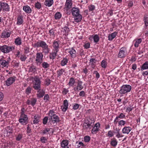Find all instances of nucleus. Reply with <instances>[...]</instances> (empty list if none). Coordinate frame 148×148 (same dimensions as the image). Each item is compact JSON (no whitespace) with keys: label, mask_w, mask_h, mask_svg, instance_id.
I'll list each match as a JSON object with an SVG mask.
<instances>
[{"label":"nucleus","mask_w":148,"mask_h":148,"mask_svg":"<svg viewBox=\"0 0 148 148\" xmlns=\"http://www.w3.org/2000/svg\"><path fill=\"white\" fill-rule=\"evenodd\" d=\"M55 112L52 110H50L48 112L49 119L53 124L57 123L60 121V119Z\"/></svg>","instance_id":"2"},{"label":"nucleus","mask_w":148,"mask_h":148,"mask_svg":"<svg viewBox=\"0 0 148 148\" xmlns=\"http://www.w3.org/2000/svg\"><path fill=\"white\" fill-rule=\"evenodd\" d=\"M64 72L65 70L63 69H61L58 70L56 72L57 75V77H60Z\"/></svg>","instance_id":"34"},{"label":"nucleus","mask_w":148,"mask_h":148,"mask_svg":"<svg viewBox=\"0 0 148 148\" xmlns=\"http://www.w3.org/2000/svg\"><path fill=\"white\" fill-rule=\"evenodd\" d=\"M100 127V125L99 122L96 123L94 126H93V128L91 131V133L93 134H96L99 131Z\"/></svg>","instance_id":"9"},{"label":"nucleus","mask_w":148,"mask_h":148,"mask_svg":"<svg viewBox=\"0 0 148 148\" xmlns=\"http://www.w3.org/2000/svg\"><path fill=\"white\" fill-rule=\"evenodd\" d=\"M78 143V144L77 145V147L78 148H80L81 146L83 147H84V145L83 143H82V142L79 141L78 142V141H77L76 143Z\"/></svg>","instance_id":"51"},{"label":"nucleus","mask_w":148,"mask_h":148,"mask_svg":"<svg viewBox=\"0 0 148 148\" xmlns=\"http://www.w3.org/2000/svg\"><path fill=\"white\" fill-rule=\"evenodd\" d=\"M80 105L77 103L74 104L73 106V109L74 110H77L79 108Z\"/></svg>","instance_id":"55"},{"label":"nucleus","mask_w":148,"mask_h":148,"mask_svg":"<svg viewBox=\"0 0 148 148\" xmlns=\"http://www.w3.org/2000/svg\"><path fill=\"white\" fill-rule=\"evenodd\" d=\"M14 43L17 46L21 45L22 44L21 40V38L18 36L15 39Z\"/></svg>","instance_id":"29"},{"label":"nucleus","mask_w":148,"mask_h":148,"mask_svg":"<svg viewBox=\"0 0 148 148\" xmlns=\"http://www.w3.org/2000/svg\"><path fill=\"white\" fill-rule=\"evenodd\" d=\"M37 96L38 97L40 98L42 97L44 95L45 92L43 90L41 89L39 90H37Z\"/></svg>","instance_id":"27"},{"label":"nucleus","mask_w":148,"mask_h":148,"mask_svg":"<svg viewBox=\"0 0 148 148\" xmlns=\"http://www.w3.org/2000/svg\"><path fill=\"white\" fill-rule=\"evenodd\" d=\"M75 83V79L73 77L71 78L69 80L68 84L70 86H73Z\"/></svg>","instance_id":"36"},{"label":"nucleus","mask_w":148,"mask_h":148,"mask_svg":"<svg viewBox=\"0 0 148 148\" xmlns=\"http://www.w3.org/2000/svg\"><path fill=\"white\" fill-rule=\"evenodd\" d=\"M69 141L67 140H64L61 143V148H69L68 146Z\"/></svg>","instance_id":"19"},{"label":"nucleus","mask_w":148,"mask_h":148,"mask_svg":"<svg viewBox=\"0 0 148 148\" xmlns=\"http://www.w3.org/2000/svg\"><path fill=\"white\" fill-rule=\"evenodd\" d=\"M35 7L38 10H40L41 8V3L38 2L35 3Z\"/></svg>","instance_id":"46"},{"label":"nucleus","mask_w":148,"mask_h":148,"mask_svg":"<svg viewBox=\"0 0 148 148\" xmlns=\"http://www.w3.org/2000/svg\"><path fill=\"white\" fill-rule=\"evenodd\" d=\"M34 47L38 48L41 47L42 49V53L45 54H47L50 50L48 45L46 42L43 41L39 40L37 42L34 44Z\"/></svg>","instance_id":"1"},{"label":"nucleus","mask_w":148,"mask_h":148,"mask_svg":"<svg viewBox=\"0 0 148 148\" xmlns=\"http://www.w3.org/2000/svg\"><path fill=\"white\" fill-rule=\"evenodd\" d=\"M83 82L82 81L78 80L77 82V85L75 87L73 88V90L75 91H78L82 90L84 87L82 86Z\"/></svg>","instance_id":"13"},{"label":"nucleus","mask_w":148,"mask_h":148,"mask_svg":"<svg viewBox=\"0 0 148 148\" xmlns=\"http://www.w3.org/2000/svg\"><path fill=\"white\" fill-rule=\"evenodd\" d=\"M62 16V14L60 12H57L55 14V19L56 20L60 19L61 18Z\"/></svg>","instance_id":"37"},{"label":"nucleus","mask_w":148,"mask_h":148,"mask_svg":"<svg viewBox=\"0 0 148 148\" xmlns=\"http://www.w3.org/2000/svg\"><path fill=\"white\" fill-rule=\"evenodd\" d=\"M40 117L38 115L36 114L35 115L33 120V123L32 124H36L38 123L40 121Z\"/></svg>","instance_id":"22"},{"label":"nucleus","mask_w":148,"mask_h":148,"mask_svg":"<svg viewBox=\"0 0 148 148\" xmlns=\"http://www.w3.org/2000/svg\"><path fill=\"white\" fill-rule=\"evenodd\" d=\"M141 70L148 69V62H146L142 66Z\"/></svg>","instance_id":"41"},{"label":"nucleus","mask_w":148,"mask_h":148,"mask_svg":"<svg viewBox=\"0 0 148 148\" xmlns=\"http://www.w3.org/2000/svg\"><path fill=\"white\" fill-rule=\"evenodd\" d=\"M63 105L64 106L61 107V109L63 112H65L68 108V103L67 100L65 99L64 101Z\"/></svg>","instance_id":"23"},{"label":"nucleus","mask_w":148,"mask_h":148,"mask_svg":"<svg viewBox=\"0 0 148 148\" xmlns=\"http://www.w3.org/2000/svg\"><path fill=\"white\" fill-rule=\"evenodd\" d=\"M27 58V57L26 56L24 55H21L20 57L21 60L22 62H25Z\"/></svg>","instance_id":"52"},{"label":"nucleus","mask_w":148,"mask_h":148,"mask_svg":"<svg viewBox=\"0 0 148 148\" xmlns=\"http://www.w3.org/2000/svg\"><path fill=\"white\" fill-rule=\"evenodd\" d=\"M85 125L84 126V127L86 130L90 129L93 126V125H90L86 123H85Z\"/></svg>","instance_id":"42"},{"label":"nucleus","mask_w":148,"mask_h":148,"mask_svg":"<svg viewBox=\"0 0 148 148\" xmlns=\"http://www.w3.org/2000/svg\"><path fill=\"white\" fill-rule=\"evenodd\" d=\"M73 16L75 17L74 20L75 22L78 23L81 21L82 20V16L80 14L76 15V16Z\"/></svg>","instance_id":"31"},{"label":"nucleus","mask_w":148,"mask_h":148,"mask_svg":"<svg viewBox=\"0 0 148 148\" xmlns=\"http://www.w3.org/2000/svg\"><path fill=\"white\" fill-rule=\"evenodd\" d=\"M101 67L104 69L106 68L108 66L107 60L104 59L102 60L101 62Z\"/></svg>","instance_id":"30"},{"label":"nucleus","mask_w":148,"mask_h":148,"mask_svg":"<svg viewBox=\"0 0 148 148\" xmlns=\"http://www.w3.org/2000/svg\"><path fill=\"white\" fill-rule=\"evenodd\" d=\"M125 115L123 113H121L118 116H116L114 120V122L115 124H117L119 119H123L125 117Z\"/></svg>","instance_id":"25"},{"label":"nucleus","mask_w":148,"mask_h":148,"mask_svg":"<svg viewBox=\"0 0 148 148\" xmlns=\"http://www.w3.org/2000/svg\"><path fill=\"white\" fill-rule=\"evenodd\" d=\"M42 52H37L36 54L35 63L36 65L40 66L43 61V55Z\"/></svg>","instance_id":"5"},{"label":"nucleus","mask_w":148,"mask_h":148,"mask_svg":"<svg viewBox=\"0 0 148 148\" xmlns=\"http://www.w3.org/2000/svg\"><path fill=\"white\" fill-rule=\"evenodd\" d=\"M71 12L73 16H76V15L79 14V10L77 8L73 7L71 10Z\"/></svg>","instance_id":"20"},{"label":"nucleus","mask_w":148,"mask_h":148,"mask_svg":"<svg viewBox=\"0 0 148 148\" xmlns=\"http://www.w3.org/2000/svg\"><path fill=\"white\" fill-rule=\"evenodd\" d=\"M49 33L50 34V36L51 38L55 37L54 31L52 29L49 30Z\"/></svg>","instance_id":"50"},{"label":"nucleus","mask_w":148,"mask_h":148,"mask_svg":"<svg viewBox=\"0 0 148 148\" xmlns=\"http://www.w3.org/2000/svg\"><path fill=\"white\" fill-rule=\"evenodd\" d=\"M45 84L47 86H49L51 83V80L48 78H47L45 79Z\"/></svg>","instance_id":"61"},{"label":"nucleus","mask_w":148,"mask_h":148,"mask_svg":"<svg viewBox=\"0 0 148 148\" xmlns=\"http://www.w3.org/2000/svg\"><path fill=\"white\" fill-rule=\"evenodd\" d=\"M51 128H45L43 130H41L40 134L43 135H48L49 134V132Z\"/></svg>","instance_id":"24"},{"label":"nucleus","mask_w":148,"mask_h":148,"mask_svg":"<svg viewBox=\"0 0 148 148\" xmlns=\"http://www.w3.org/2000/svg\"><path fill=\"white\" fill-rule=\"evenodd\" d=\"M28 119L27 115L21 116L18 121L22 125H26L28 123Z\"/></svg>","instance_id":"10"},{"label":"nucleus","mask_w":148,"mask_h":148,"mask_svg":"<svg viewBox=\"0 0 148 148\" xmlns=\"http://www.w3.org/2000/svg\"><path fill=\"white\" fill-rule=\"evenodd\" d=\"M63 30L65 34H67L70 31L69 29L67 26H65L64 27Z\"/></svg>","instance_id":"54"},{"label":"nucleus","mask_w":148,"mask_h":148,"mask_svg":"<svg viewBox=\"0 0 148 148\" xmlns=\"http://www.w3.org/2000/svg\"><path fill=\"white\" fill-rule=\"evenodd\" d=\"M52 46L53 47V51H59V44L58 41L54 40L53 42Z\"/></svg>","instance_id":"17"},{"label":"nucleus","mask_w":148,"mask_h":148,"mask_svg":"<svg viewBox=\"0 0 148 148\" xmlns=\"http://www.w3.org/2000/svg\"><path fill=\"white\" fill-rule=\"evenodd\" d=\"M10 31H8L7 30H4L2 32L1 37L2 38H7L9 37L11 34Z\"/></svg>","instance_id":"14"},{"label":"nucleus","mask_w":148,"mask_h":148,"mask_svg":"<svg viewBox=\"0 0 148 148\" xmlns=\"http://www.w3.org/2000/svg\"><path fill=\"white\" fill-rule=\"evenodd\" d=\"M22 134H18L16 137V140L18 141H20L22 138Z\"/></svg>","instance_id":"57"},{"label":"nucleus","mask_w":148,"mask_h":148,"mask_svg":"<svg viewBox=\"0 0 148 148\" xmlns=\"http://www.w3.org/2000/svg\"><path fill=\"white\" fill-rule=\"evenodd\" d=\"M117 32H115L111 34H109L108 37V40H112L114 38H115L116 36L117 35Z\"/></svg>","instance_id":"32"},{"label":"nucleus","mask_w":148,"mask_h":148,"mask_svg":"<svg viewBox=\"0 0 148 148\" xmlns=\"http://www.w3.org/2000/svg\"><path fill=\"white\" fill-rule=\"evenodd\" d=\"M142 41V40L140 38L135 40L134 41V42H135L134 46L136 47H137L139 45L141 42Z\"/></svg>","instance_id":"35"},{"label":"nucleus","mask_w":148,"mask_h":148,"mask_svg":"<svg viewBox=\"0 0 148 148\" xmlns=\"http://www.w3.org/2000/svg\"><path fill=\"white\" fill-rule=\"evenodd\" d=\"M69 90L68 89L64 88L63 90L62 91V93L64 95H66L69 92Z\"/></svg>","instance_id":"63"},{"label":"nucleus","mask_w":148,"mask_h":148,"mask_svg":"<svg viewBox=\"0 0 148 148\" xmlns=\"http://www.w3.org/2000/svg\"><path fill=\"white\" fill-rule=\"evenodd\" d=\"M1 11L4 12H9L10 11V7L7 3L1 1Z\"/></svg>","instance_id":"12"},{"label":"nucleus","mask_w":148,"mask_h":148,"mask_svg":"<svg viewBox=\"0 0 148 148\" xmlns=\"http://www.w3.org/2000/svg\"><path fill=\"white\" fill-rule=\"evenodd\" d=\"M66 51L70 55L71 57L73 58H75L76 56V51L73 47L66 49Z\"/></svg>","instance_id":"8"},{"label":"nucleus","mask_w":148,"mask_h":148,"mask_svg":"<svg viewBox=\"0 0 148 148\" xmlns=\"http://www.w3.org/2000/svg\"><path fill=\"white\" fill-rule=\"evenodd\" d=\"M90 139V137L89 136H86L84 138V140L85 142H88Z\"/></svg>","instance_id":"53"},{"label":"nucleus","mask_w":148,"mask_h":148,"mask_svg":"<svg viewBox=\"0 0 148 148\" xmlns=\"http://www.w3.org/2000/svg\"><path fill=\"white\" fill-rule=\"evenodd\" d=\"M73 5L72 0H66L65 3L64 9L66 12L71 8Z\"/></svg>","instance_id":"7"},{"label":"nucleus","mask_w":148,"mask_h":148,"mask_svg":"<svg viewBox=\"0 0 148 148\" xmlns=\"http://www.w3.org/2000/svg\"><path fill=\"white\" fill-rule=\"evenodd\" d=\"M29 70L30 72L34 73L36 72L37 71L36 67L33 65H32L29 68Z\"/></svg>","instance_id":"39"},{"label":"nucleus","mask_w":148,"mask_h":148,"mask_svg":"<svg viewBox=\"0 0 148 148\" xmlns=\"http://www.w3.org/2000/svg\"><path fill=\"white\" fill-rule=\"evenodd\" d=\"M48 120V117L47 116H45L43 119V124L44 125H46L47 123Z\"/></svg>","instance_id":"59"},{"label":"nucleus","mask_w":148,"mask_h":148,"mask_svg":"<svg viewBox=\"0 0 148 148\" xmlns=\"http://www.w3.org/2000/svg\"><path fill=\"white\" fill-rule=\"evenodd\" d=\"M6 132L7 134L6 136H11L13 133L12 131V130H10V131L7 130L6 131Z\"/></svg>","instance_id":"64"},{"label":"nucleus","mask_w":148,"mask_h":148,"mask_svg":"<svg viewBox=\"0 0 148 148\" xmlns=\"http://www.w3.org/2000/svg\"><path fill=\"white\" fill-rule=\"evenodd\" d=\"M32 90V88L30 87H28L25 90V93L27 95H29L31 93Z\"/></svg>","instance_id":"43"},{"label":"nucleus","mask_w":148,"mask_h":148,"mask_svg":"<svg viewBox=\"0 0 148 148\" xmlns=\"http://www.w3.org/2000/svg\"><path fill=\"white\" fill-rule=\"evenodd\" d=\"M10 60L11 59L10 57H8L7 61L0 59V64L1 67L3 68L6 66L8 67Z\"/></svg>","instance_id":"11"},{"label":"nucleus","mask_w":148,"mask_h":148,"mask_svg":"<svg viewBox=\"0 0 148 148\" xmlns=\"http://www.w3.org/2000/svg\"><path fill=\"white\" fill-rule=\"evenodd\" d=\"M2 47L1 52L4 54H7L11 52H13L15 49V46L13 45H4Z\"/></svg>","instance_id":"4"},{"label":"nucleus","mask_w":148,"mask_h":148,"mask_svg":"<svg viewBox=\"0 0 148 148\" xmlns=\"http://www.w3.org/2000/svg\"><path fill=\"white\" fill-rule=\"evenodd\" d=\"M23 22V17L22 16H18L17 18V24L20 25L22 24Z\"/></svg>","instance_id":"33"},{"label":"nucleus","mask_w":148,"mask_h":148,"mask_svg":"<svg viewBox=\"0 0 148 148\" xmlns=\"http://www.w3.org/2000/svg\"><path fill=\"white\" fill-rule=\"evenodd\" d=\"M125 124V122L123 120H121L118 123L119 126H122L124 125Z\"/></svg>","instance_id":"60"},{"label":"nucleus","mask_w":148,"mask_h":148,"mask_svg":"<svg viewBox=\"0 0 148 148\" xmlns=\"http://www.w3.org/2000/svg\"><path fill=\"white\" fill-rule=\"evenodd\" d=\"M144 21L145 26L147 27L148 25V17H144Z\"/></svg>","instance_id":"56"},{"label":"nucleus","mask_w":148,"mask_h":148,"mask_svg":"<svg viewBox=\"0 0 148 148\" xmlns=\"http://www.w3.org/2000/svg\"><path fill=\"white\" fill-rule=\"evenodd\" d=\"M49 95L47 94H46L44 97V100L45 101V102L49 101Z\"/></svg>","instance_id":"58"},{"label":"nucleus","mask_w":148,"mask_h":148,"mask_svg":"<svg viewBox=\"0 0 148 148\" xmlns=\"http://www.w3.org/2000/svg\"><path fill=\"white\" fill-rule=\"evenodd\" d=\"M33 82V87L36 90H39L41 89V81L40 78L38 76H36L34 78Z\"/></svg>","instance_id":"3"},{"label":"nucleus","mask_w":148,"mask_h":148,"mask_svg":"<svg viewBox=\"0 0 148 148\" xmlns=\"http://www.w3.org/2000/svg\"><path fill=\"white\" fill-rule=\"evenodd\" d=\"M122 132L124 134L125 133L128 134L130 132V127H125L122 130Z\"/></svg>","instance_id":"40"},{"label":"nucleus","mask_w":148,"mask_h":148,"mask_svg":"<svg viewBox=\"0 0 148 148\" xmlns=\"http://www.w3.org/2000/svg\"><path fill=\"white\" fill-rule=\"evenodd\" d=\"M130 92V85H123L121 87L119 92L121 94H124Z\"/></svg>","instance_id":"6"},{"label":"nucleus","mask_w":148,"mask_h":148,"mask_svg":"<svg viewBox=\"0 0 148 148\" xmlns=\"http://www.w3.org/2000/svg\"><path fill=\"white\" fill-rule=\"evenodd\" d=\"M58 51H52L51 53H50L49 54V58L50 59L53 60L57 56V54Z\"/></svg>","instance_id":"28"},{"label":"nucleus","mask_w":148,"mask_h":148,"mask_svg":"<svg viewBox=\"0 0 148 148\" xmlns=\"http://www.w3.org/2000/svg\"><path fill=\"white\" fill-rule=\"evenodd\" d=\"M16 78V77L14 76L8 78L5 81L6 85L9 86L12 85L15 81Z\"/></svg>","instance_id":"15"},{"label":"nucleus","mask_w":148,"mask_h":148,"mask_svg":"<svg viewBox=\"0 0 148 148\" xmlns=\"http://www.w3.org/2000/svg\"><path fill=\"white\" fill-rule=\"evenodd\" d=\"M89 39L91 41L93 40L94 42L96 43L98 42L99 40V36L97 34L90 36Z\"/></svg>","instance_id":"16"},{"label":"nucleus","mask_w":148,"mask_h":148,"mask_svg":"<svg viewBox=\"0 0 148 148\" xmlns=\"http://www.w3.org/2000/svg\"><path fill=\"white\" fill-rule=\"evenodd\" d=\"M40 141L43 143H46L47 141V139L45 137L42 136L40 138Z\"/></svg>","instance_id":"49"},{"label":"nucleus","mask_w":148,"mask_h":148,"mask_svg":"<svg viewBox=\"0 0 148 148\" xmlns=\"http://www.w3.org/2000/svg\"><path fill=\"white\" fill-rule=\"evenodd\" d=\"M110 144L113 147H115L117 145V142L116 140L115 139L112 140L111 141Z\"/></svg>","instance_id":"47"},{"label":"nucleus","mask_w":148,"mask_h":148,"mask_svg":"<svg viewBox=\"0 0 148 148\" xmlns=\"http://www.w3.org/2000/svg\"><path fill=\"white\" fill-rule=\"evenodd\" d=\"M68 60L66 58H64L61 60V65L62 66H64L66 65L68 62Z\"/></svg>","instance_id":"38"},{"label":"nucleus","mask_w":148,"mask_h":148,"mask_svg":"<svg viewBox=\"0 0 148 148\" xmlns=\"http://www.w3.org/2000/svg\"><path fill=\"white\" fill-rule=\"evenodd\" d=\"M126 51V49L125 47L121 48L119 52L118 56L120 58H123L125 55V53Z\"/></svg>","instance_id":"18"},{"label":"nucleus","mask_w":148,"mask_h":148,"mask_svg":"<svg viewBox=\"0 0 148 148\" xmlns=\"http://www.w3.org/2000/svg\"><path fill=\"white\" fill-rule=\"evenodd\" d=\"M90 44L89 42L86 43L84 45L83 47L85 49H88L90 47Z\"/></svg>","instance_id":"62"},{"label":"nucleus","mask_w":148,"mask_h":148,"mask_svg":"<svg viewBox=\"0 0 148 148\" xmlns=\"http://www.w3.org/2000/svg\"><path fill=\"white\" fill-rule=\"evenodd\" d=\"M88 8L89 11H93L94 10H95V7L94 5H91L88 6Z\"/></svg>","instance_id":"48"},{"label":"nucleus","mask_w":148,"mask_h":148,"mask_svg":"<svg viewBox=\"0 0 148 148\" xmlns=\"http://www.w3.org/2000/svg\"><path fill=\"white\" fill-rule=\"evenodd\" d=\"M42 66L44 69H46L48 68L49 66L47 62H43L41 64Z\"/></svg>","instance_id":"45"},{"label":"nucleus","mask_w":148,"mask_h":148,"mask_svg":"<svg viewBox=\"0 0 148 148\" xmlns=\"http://www.w3.org/2000/svg\"><path fill=\"white\" fill-rule=\"evenodd\" d=\"M53 0H45L44 2V5L48 7H51L53 4Z\"/></svg>","instance_id":"26"},{"label":"nucleus","mask_w":148,"mask_h":148,"mask_svg":"<svg viewBox=\"0 0 148 148\" xmlns=\"http://www.w3.org/2000/svg\"><path fill=\"white\" fill-rule=\"evenodd\" d=\"M23 10L26 13L29 14L32 12V10L30 7L28 5L24 6L23 8Z\"/></svg>","instance_id":"21"},{"label":"nucleus","mask_w":148,"mask_h":148,"mask_svg":"<svg viewBox=\"0 0 148 148\" xmlns=\"http://www.w3.org/2000/svg\"><path fill=\"white\" fill-rule=\"evenodd\" d=\"M37 101L36 98H32L31 99V105L33 106H34L36 104Z\"/></svg>","instance_id":"44"}]
</instances>
